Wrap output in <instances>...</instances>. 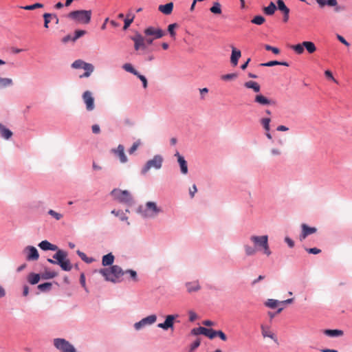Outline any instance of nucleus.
I'll use <instances>...</instances> for the list:
<instances>
[{"label":"nucleus","instance_id":"obj_1","mask_svg":"<svg viewBox=\"0 0 352 352\" xmlns=\"http://www.w3.org/2000/svg\"><path fill=\"white\" fill-rule=\"evenodd\" d=\"M107 281L114 283H119L122 280V278L124 274V271L118 265H111L109 268H102L99 271Z\"/></svg>","mask_w":352,"mask_h":352},{"label":"nucleus","instance_id":"obj_2","mask_svg":"<svg viewBox=\"0 0 352 352\" xmlns=\"http://www.w3.org/2000/svg\"><path fill=\"white\" fill-rule=\"evenodd\" d=\"M91 10H78L70 12L67 17L77 23L88 24L91 21Z\"/></svg>","mask_w":352,"mask_h":352},{"label":"nucleus","instance_id":"obj_3","mask_svg":"<svg viewBox=\"0 0 352 352\" xmlns=\"http://www.w3.org/2000/svg\"><path fill=\"white\" fill-rule=\"evenodd\" d=\"M250 239L258 251L263 250L264 254L267 256H270L271 254V251L268 244V236L267 235H253L250 236Z\"/></svg>","mask_w":352,"mask_h":352},{"label":"nucleus","instance_id":"obj_4","mask_svg":"<svg viewBox=\"0 0 352 352\" xmlns=\"http://www.w3.org/2000/svg\"><path fill=\"white\" fill-rule=\"evenodd\" d=\"M53 258L57 261V264L60 265L64 271H70L72 265L70 261L67 258V253L62 250H58L53 256Z\"/></svg>","mask_w":352,"mask_h":352},{"label":"nucleus","instance_id":"obj_5","mask_svg":"<svg viewBox=\"0 0 352 352\" xmlns=\"http://www.w3.org/2000/svg\"><path fill=\"white\" fill-rule=\"evenodd\" d=\"M134 42V49L138 51L140 49L145 50L146 45H151L153 43L154 39L150 36L144 37L142 34L137 33L135 36L131 38Z\"/></svg>","mask_w":352,"mask_h":352},{"label":"nucleus","instance_id":"obj_6","mask_svg":"<svg viewBox=\"0 0 352 352\" xmlns=\"http://www.w3.org/2000/svg\"><path fill=\"white\" fill-rule=\"evenodd\" d=\"M163 157L156 155L153 159L148 160L141 170L142 175H145L151 168L160 169L162 166Z\"/></svg>","mask_w":352,"mask_h":352},{"label":"nucleus","instance_id":"obj_7","mask_svg":"<svg viewBox=\"0 0 352 352\" xmlns=\"http://www.w3.org/2000/svg\"><path fill=\"white\" fill-rule=\"evenodd\" d=\"M54 345L61 352H76L74 346L68 341L63 338L54 339Z\"/></svg>","mask_w":352,"mask_h":352},{"label":"nucleus","instance_id":"obj_8","mask_svg":"<svg viewBox=\"0 0 352 352\" xmlns=\"http://www.w3.org/2000/svg\"><path fill=\"white\" fill-rule=\"evenodd\" d=\"M144 34L145 36H150L155 40L163 37L166 32L159 27L148 26L144 29Z\"/></svg>","mask_w":352,"mask_h":352},{"label":"nucleus","instance_id":"obj_9","mask_svg":"<svg viewBox=\"0 0 352 352\" xmlns=\"http://www.w3.org/2000/svg\"><path fill=\"white\" fill-rule=\"evenodd\" d=\"M161 211V209L157 207L155 202L148 201L145 205V209L143 210V214L146 217H154Z\"/></svg>","mask_w":352,"mask_h":352},{"label":"nucleus","instance_id":"obj_10","mask_svg":"<svg viewBox=\"0 0 352 352\" xmlns=\"http://www.w3.org/2000/svg\"><path fill=\"white\" fill-rule=\"evenodd\" d=\"M111 195L120 202L128 204L130 203L132 200L131 195L127 190L114 189L111 191Z\"/></svg>","mask_w":352,"mask_h":352},{"label":"nucleus","instance_id":"obj_11","mask_svg":"<svg viewBox=\"0 0 352 352\" xmlns=\"http://www.w3.org/2000/svg\"><path fill=\"white\" fill-rule=\"evenodd\" d=\"M84 103L86 106V109L88 111H91L95 109L94 98L93 94L90 91H85L82 96Z\"/></svg>","mask_w":352,"mask_h":352},{"label":"nucleus","instance_id":"obj_12","mask_svg":"<svg viewBox=\"0 0 352 352\" xmlns=\"http://www.w3.org/2000/svg\"><path fill=\"white\" fill-rule=\"evenodd\" d=\"M157 320V316L155 314L150 315L146 318H142L140 321L135 323L134 327L136 330H140L146 325H150L155 323Z\"/></svg>","mask_w":352,"mask_h":352},{"label":"nucleus","instance_id":"obj_13","mask_svg":"<svg viewBox=\"0 0 352 352\" xmlns=\"http://www.w3.org/2000/svg\"><path fill=\"white\" fill-rule=\"evenodd\" d=\"M178 317V315H168L166 316L165 321L163 323H159L157 327L161 328L165 331L170 329L173 330L174 322Z\"/></svg>","mask_w":352,"mask_h":352},{"label":"nucleus","instance_id":"obj_14","mask_svg":"<svg viewBox=\"0 0 352 352\" xmlns=\"http://www.w3.org/2000/svg\"><path fill=\"white\" fill-rule=\"evenodd\" d=\"M23 252L26 256L28 261H37L39 258V254L36 248L34 246H27L24 250Z\"/></svg>","mask_w":352,"mask_h":352},{"label":"nucleus","instance_id":"obj_15","mask_svg":"<svg viewBox=\"0 0 352 352\" xmlns=\"http://www.w3.org/2000/svg\"><path fill=\"white\" fill-rule=\"evenodd\" d=\"M302 232L299 236V239L300 241H304L307 236L314 234L316 232L317 229L315 227H309L305 223H302L301 225Z\"/></svg>","mask_w":352,"mask_h":352},{"label":"nucleus","instance_id":"obj_16","mask_svg":"<svg viewBox=\"0 0 352 352\" xmlns=\"http://www.w3.org/2000/svg\"><path fill=\"white\" fill-rule=\"evenodd\" d=\"M111 152L119 157L121 163H126L128 161L123 145L119 144L116 148L111 149Z\"/></svg>","mask_w":352,"mask_h":352},{"label":"nucleus","instance_id":"obj_17","mask_svg":"<svg viewBox=\"0 0 352 352\" xmlns=\"http://www.w3.org/2000/svg\"><path fill=\"white\" fill-rule=\"evenodd\" d=\"M320 7L328 6L330 7H334L336 12H340L343 10L342 7L338 6L337 0H316Z\"/></svg>","mask_w":352,"mask_h":352},{"label":"nucleus","instance_id":"obj_18","mask_svg":"<svg viewBox=\"0 0 352 352\" xmlns=\"http://www.w3.org/2000/svg\"><path fill=\"white\" fill-rule=\"evenodd\" d=\"M232 48V54L230 57V62L233 66H236L238 64V60L241 56V52L239 50H237L234 46H231Z\"/></svg>","mask_w":352,"mask_h":352},{"label":"nucleus","instance_id":"obj_19","mask_svg":"<svg viewBox=\"0 0 352 352\" xmlns=\"http://www.w3.org/2000/svg\"><path fill=\"white\" fill-rule=\"evenodd\" d=\"M175 156L177 157V162L179 164L181 172L182 174L186 175L188 173V165L184 157L182 156L178 152L175 153Z\"/></svg>","mask_w":352,"mask_h":352},{"label":"nucleus","instance_id":"obj_20","mask_svg":"<svg viewBox=\"0 0 352 352\" xmlns=\"http://www.w3.org/2000/svg\"><path fill=\"white\" fill-rule=\"evenodd\" d=\"M185 286L188 293L196 292L201 289V285L198 280L187 282L185 283Z\"/></svg>","mask_w":352,"mask_h":352},{"label":"nucleus","instance_id":"obj_21","mask_svg":"<svg viewBox=\"0 0 352 352\" xmlns=\"http://www.w3.org/2000/svg\"><path fill=\"white\" fill-rule=\"evenodd\" d=\"M278 8L284 14L283 21L287 22L289 19V9L285 6L283 0L277 1Z\"/></svg>","mask_w":352,"mask_h":352},{"label":"nucleus","instance_id":"obj_22","mask_svg":"<svg viewBox=\"0 0 352 352\" xmlns=\"http://www.w3.org/2000/svg\"><path fill=\"white\" fill-rule=\"evenodd\" d=\"M38 247L43 250H52V251H58L60 250L56 245L52 244L49 241L45 240L42 241L39 244Z\"/></svg>","mask_w":352,"mask_h":352},{"label":"nucleus","instance_id":"obj_23","mask_svg":"<svg viewBox=\"0 0 352 352\" xmlns=\"http://www.w3.org/2000/svg\"><path fill=\"white\" fill-rule=\"evenodd\" d=\"M254 102L261 105H270L271 100L262 94H257L255 96Z\"/></svg>","mask_w":352,"mask_h":352},{"label":"nucleus","instance_id":"obj_24","mask_svg":"<svg viewBox=\"0 0 352 352\" xmlns=\"http://www.w3.org/2000/svg\"><path fill=\"white\" fill-rule=\"evenodd\" d=\"M323 333L329 337H340L344 335L343 331L339 329H325Z\"/></svg>","mask_w":352,"mask_h":352},{"label":"nucleus","instance_id":"obj_25","mask_svg":"<svg viewBox=\"0 0 352 352\" xmlns=\"http://www.w3.org/2000/svg\"><path fill=\"white\" fill-rule=\"evenodd\" d=\"M0 135L3 138L8 140L12 136V132L0 123Z\"/></svg>","mask_w":352,"mask_h":352},{"label":"nucleus","instance_id":"obj_26","mask_svg":"<svg viewBox=\"0 0 352 352\" xmlns=\"http://www.w3.org/2000/svg\"><path fill=\"white\" fill-rule=\"evenodd\" d=\"M83 69H85V73L80 76V78H88L91 76V73L94 70V67L92 64L86 63Z\"/></svg>","mask_w":352,"mask_h":352},{"label":"nucleus","instance_id":"obj_27","mask_svg":"<svg viewBox=\"0 0 352 352\" xmlns=\"http://www.w3.org/2000/svg\"><path fill=\"white\" fill-rule=\"evenodd\" d=\"M114 261V256L112 253H109L102 256V264L103 266L112 265Z\"/></svg>","mask_w":352,"mask_h":352},{"label":"nucleus","instance_id":"obj_28","mask_svg":"<svg viewBox=\"0 0 352 352\" xmlns=\"http://www.w3.org/2000/svg\"><path fill=\"white\" fill-rule=\"evenodd\" d=\"M158 9L164 14H170L173 9V3L170 2L165 5H160Z\"/></svg>","mask_w":352,"mask_h":352},{"label":"nucleus","instance_id":"obj_29","mask_svg":"<svg viewBox=\"0 0 352 352\" xmlns=\"http://www.w3.org/2000/svg\"><path fill=\"white\" fill-rule=\"evenodd\" d=\"M244 86L246 88L253 89L256 93L259 92L261 90V86L259 85V84L258 82H256L255 81H252V80L248 81V82H245Z\"/></svg>","mask_w":352,"mask_h":352},{"label":"nucleus","instance_id":"obj_30","mask_svg":"<svg viewBox=\"0 0 352 352\" xmlns=\"http://www.w3.org/2000/svg\"><path fill=\"white\" fill-rule=\"evenodd\" d=\"M302 45L307 51L312 54L316 51V47L315 44L311 41H303Z\"/></svg>","mask_w":352,"mask_h":352},{"label":"nucleus","instance_id":"obj_31","mask_svg":"<svg viewBox=\"0 0 352 352\" xmlns=\"http://www.w3.org/2000/svg\"><path fill=\"white\" fill-rule=\"evenodd\" d=\"M202 331V335L206 336L210 339H213L216 337V331L212 329H207L205 328L201 330Z\"/></svg>","mask_w":352,"mask_h":352},{"label":"nucleus","instance_id":"obj_32","mask_svg":"<svg viewBox=\"0 0 352 352\" xmlns=\"http://www.w3.org/2000/svg\"><path fill=\"white\" fill-rule=\"evenodd\" d=\"M276 10V5L273 2H271L268 6L263 8V12L267 15H272Z\"/></svg>","mask_w":352,"mask_h":352},{"label":"nucleus","instance_id":"obj_33","mask_svg":"<svg viewBox=\"0 0 352 352\" xmlns=\"http://www.w3.org/2000/svg\"><path fill=\"white\" fill-rule=\"evenodd\" d=\"M41 276L38 274L31 273L28 276V281L32 285H35L40 280Z\"/></svg>","mask_w":352,"mask_h":352},{"label":"nucleus","instance_id":"obj_34","mask_svg":"<svg viewBox=\"0 0 352 352\" xmlns=\"http://www.w3.org/2000/svg\"><path fill=\"white\" fill-rule=\"evenodd\" d=\"M57 275L58 274L56 272L45 270L42 274L41 277L43 279H50L56 277Z\"/></svg>","mask_w":352,"mask_h":352},{"label":"nucleus","instance_id":"obj_35","mask_svg":"<svg viewBox=\"0 0 352 352\" xmlns=\"http://www.w3.org/2000/svg\"><path fill=\"white\" fill-rule=\"evenodd\" d=\"M12 83L13 82L11 78L0 77V88L10 86Z\"/></svg>","mask_w":352,"mask_h":352},{"label":"nucleus","instance_id":"obj_36","mask_svg":"<svg viewBox=\"0 0 352 352\" xmlns=\"http://www.w3.org/2000/svg\"><path fill=\"white\" fill-rule=\"evenodd\" d=\"M260 122H261V124H262V126H263L264 129L267 132H269L270 130V123L271 122V119L269 118H263L261 119Z\"/></svg>","mask_w":352,"mask_h":352},{"label":"nucleus","instance_id":"obj_37","mask_svg":"<svg viewBox=\"0 0 352 352\" xmlns=\"http://www.w3.org/2000/svg\"><path fill=\"white\" fill-rule=\"evenodd\" d=\"M245 252L247 256H252L256 254V252L258 251L256 248L251 247L248 245H244Z\"/></svg>","mask_w":352,"mask_h":352},{"label":"nucleus","instance_id":"obj_38","mask_svg":"<svg viewBox=\"0 0 352 352\" xmlns=\"http://www.w3.org/2000/svg\"><path fill=\"white\" fill-rule=\"evenodd\" d=\"M122 68L125 71H126L128 72H130V73L133 74L135 76L138 75V72H137V70H135L133 68V65L131 63H125V64H124L123 66H122Z\"/></svg>","mask_w":352,"mask_h":352},{"label":"nucleus","instance_id":"obj_39","mask_svg":"<svg viewBox=\"0 0 352 352\" xmlns=\"http://www.w3.org/2000/svg\"><path fill=\"white\" fill-rule=\"evenodd\" d=\"M77 254L80 257V258L83 261L86 262L87 263H91L94 261V259L93 258L87 257V255L84 252H82L80 250L77 251Z\"/></svg>","mask_w":352,"mask_h":352},{"label":"nucleus","instance_id":"obj_40","mask_svg":"<svg viewBox=\"0 0 352 352\" xmlns=\"http://www.w3.org/2000/svg\"><path fill=\"white\" fill-rule=\"evenodd\" d=\"M262 334L264 337H269L272 339H274V334L272 333L268 327H265L264 326H261Z\"/></svg>","mask_w":352,"mask_h":352},{"label":"nucleus","instance_id":"obj_41","mask_svg":"<svg viewBox=\"0 0 352 352\" xmlns=\"http://www.w3.org/2000/svg\"><path fill=\"white\" fill-rule=\"evenodd\" d=\"M279 304H280V302L274 299H269L265 302V305L272 309L276 308Z\"/></svg>","mask_w":352,"mask_h":352},{"label":"nucleus","instance_id":"obj_42","mask_svg":"<svg viewBox=\"0 0 352 352\" xmlns=\"http://www.w3.org/2000/svg\"><path fill=\"white\" fill-rule=\"evenodd\" d=\"M211 12L214 14H221V5L219 2L214 3L213 6L210 8Z\"/></svg>","mask_w":352,"mask_h":352},{"label":"nucleus","instance_id":"obj_43","mask_svg":"<svg viewBox=\"0 0 352 352\" xmlns=\"http://www.w3.org/2000/svg\"><path fill=\"white\" fill-rule=\"evenodd\" d=\"M85 63H86V62H85L80 59H78V60H75L72 64V67L74 69H81V68L83 69Z\"/></svg>","mask_w":352,"mask_h":352},{"label":"nucleus","instance_id":"obj_44","mask_svg":"<svg viewBox=\"0 0 352 352\" xmlns=\"http://www.w3.org/2000/svg\"><path fill=\"white\" fill-rule=\"evenodd\" d=\"M43 7V4L40 3H36L33 5L25 6L21 7V8L25 10H34L36 8H41Z\"/></svg>","mask_w":352,"mask_h":352},{"label":"nucleus","instance_id":"obj_45","mask_svg":"<svg viewBox=\"0 0 352 352\" xmlns=\"http://www.w3.org/2000/svg\"><path fill=\"white\" fill-rule=\"evenodd\" d=\"M291 48L294 50L298 54H301L304 52V46L302 43L292 45Z\"/></svg>","mask_w":352,"mask_h":352},{"label":"nucleus","instance_id":"obj_46","mask_svg":"<svg viewBox=\"0 0 352 352\" xmlns=\"http://www.w3.org/2000/svg\"><path fill=\"white\" fill-rule=\"evenodd\" d=\"M265 19L263 16L258 15L254 17L252 20V23L256 25H262L265 22Z\"/></svg>","mask_w":352,"mask_h":352},{"label":"nucleus","instance_id":"obj_47","mask_svg":"<svg viewBox=\"0 0 352 352\" xmlns=\"http://www.w3.org/2000/svg\"><path fill=\"white\" fill-rule=\"evenodd\" d=\"M52 287V284L50 283H45L43 284H40L38 286V288L42 292L49 291Z\"/></svg>","mask_w":352,"mask_h":352},{"label":"nucleus","instance_id":"obj_48","mask_svg":"<svg viewBox=\"0 0 352 352\" xmlns=\"http://www.w3.org/2000/svg\"><path fill=\"white\" fill-rule=\"evenodd\" d=\"M43 18H44V27L45 28H49L48 24L50 22V19L52 18V14H49V13H45L43 14Z\"/></svg>","mask_w":352,"mask_h":352},{"label":"nucleus","instance_id":"obj_49","mask_svg":"<svg viewBox=\"0 0 352 352\" xmlns=\"http://www.w3.org/2000/svg\"><path fill=\"white\" fill-rule=\"evenodd\" d=\"M177 27V23H172L168 26V31L169 34H170V36L173 38H175V34H176V33L175 32V28H176Z\"/></svg>","mask_w":352,"mask_h":352},{"label":"nucleus","instance_id":"obj_50","mask_svg":"<svg viewBox=\"0 0 352 352\" xmlns=\"http://www.w3.org/2000/svg\"><path fill=\"white\" fill-rule=\"evenodd\" d=\"M140 144V140H138L135 142H134L132 146L129 150V154H133L138 149Z\"/></svg>","mask_w":352,"mask_h":352},{"label":"nucleus","instance_id":"obj_51","mask_svg":"<svg viewBox=\"0 0 352 352\" xmlns=\"http://www.w3.org/2000/svg\"><path fill=\"white\" fill-rule=\"evenodd\" d=\"M48 214L50 215H51L52 217H54V219H56V220H60L63 217V215L61 214L58 213L53 210H50L48 211Z\"/></svg>","mask_w":352,"mask_h":352},{"label":"nucleus","instance_id":"obj_52","mask_svg":"<svg viewBox=\"0 0 352 352\" xmlns=\"http://www.w3.org/2000/svg\"><path fill=\"white\" fill-rule=\"evenodd\" d=\"M265 48L267 51H272L275 54H278L280 53V50H279L278 48L275 47H272V46L269 45H265Z\"/></svg>","mask_w":352,"mask_h":352},{"label":"nucleus","instance_id":"obj_53","mask_svg":"<svg viewBox=\"0 0 352 352\" xmlns=\"http://www.w3.org/2000/svg\"><path fill=\"white\" fill-rule=\"evenodd\" d=\"M130 274V276L131 278L135 280V281H137L138 280V278H137V273L135 271L133 270H127L126 271H124V274Z\"/></svg>","mask_w":352,"mask_h":352},{"label":"nucleus","instance_id":"obj_54","mask_svg":"<svg viewBox=\"0 0 352 352\" xmlns=\"http://www.w3.org/2000/svg\"><path fill=\"white\" fill-rule=\"evenodd\" d=\"M236 76H237L236 74H228L223 75L221 76V79L223 80H230L236 78Z\"/></svg>","mask_w":352,"mask_h":352},{"label":"nucleus","instance_id":"obj_55","mask_svg":"<svg viewBox=\"0 0 352 352\" xmlns=\"http://www.w3.org/2000/svg\"><path fill=\"white\" fill-rule=\"evenodd\" d=\"M280 62L277 60H272L265 63H261L260 65L263 67H272L275 65H279Z\"/></svg>","mask_w":352,"mask_h":352},{"label":"nucleus","instance_id":"obj_56","mask_svg":"<svg viewBox=\"0 0 352 352\" xmlns=\"http://www.w3.org/2000/svg\"><path fill=\"white\" fill-rule=\"evenodd\" d=\"M86 32L85 30H76L75 31V36L73 37L72 41H75L78 38L81 37L82 36L85 35Z\"/></svg>","mask_w":352,"mask_h":352},{"label":"nucleus","instance_id":"obj_57","mask_svg":"<svg viewBox=\"0 0 352 352\" xmlns=\"http://www.w3.org/2000/svg\"><path fill=\"white\" fill-rule=\"evenodd\" d=\"M135 76L142 82L143 87L146 88L147 87V80H146V77L140 74V73H138V75H135Z\"/></svg>","mask_w":352,"mask_h":352},{"label":"nucleus","instance_id":"obj_58","mask_svg":"<svg viewBox=\"0 0 352 352\" xmlns=\"http://www.w3.org/2000/svg\"><path fill=\"white\" fill-rule=\"evenodd\" d=\"M133 19H134L133 15L131 16V19H129V18L126 19L124 20V25L123 29L126 30L130 26V25L133 23Z\"/></svg>","mask_w":352,"mask_h":352},{"label":"nucleus","instance_id":"obj_59","mask_svg":"<svg viewBox=\"0 0 352 352\" xmlns=\"http://www.w3.org/2000/svg\"><path fill=\"white\" fill-rule=\"evenodd\" d=\"M305 250L309 254H318L321 252V250L318 249L317 248H306Z\"/></svg>","mask_w":352,"mask_h":352},{"label":"nucleus","instance_id":"obj_60","mask_svg":"<svg viewBox=\"0 0 352 352\" xmlns=\"http://www.w3.org/2000/svg\"><path fill=\"white\" fill-rule=\"evenodd\" d=\"M324 75L327 78H328L329 79L333 80V82H335L336 83H338V81L334 78V77L333 76V74H332V72L329 70H326L324 72Z\"/></svg>","mask_w":352,"mask_h":352},{"label":"nucleus","instance_id":"obj_61","mask_svg":"<svg viewBox=\"0 0 352 352\" xmlns=\"http://www.w3.org/2000/svg\"><path fill=\"white\" fill-rule=\"evenodd\" d=\"M188 315H189V320L190 322H193L197 318V314L192 310L188 311Z\"/></svg>","mask_w":352,"mask_h":352},{"label":"nucleus","instance_id":"obj_62","mask_svg":"<svg viewBox=\"0 0 352 352\" xmlns=\"http://www.w3.org/2000/svg\"><path fill=\"white\" fill-rule=\"evenodd\" d=\"M216 336H219L223 341L227 340L226 335L222 331H216Z\"/></svg>","mask_w":352,"mask_h":352},{"label":"nucleus","instance_id":"obj_63","mask_svg":"<svg viewBox=\"0 0 352 352\" xmlns=\"http://www.w3.org/2000/svg\"><path fill=\"white\" fill-rule=\"evenodd\" d=\"M337 38L338 39V41H340V42H341L342 44H344L345 46L349 47V46L350 45L349 43V42H347V41H346V39H345L343 36H340V35L338 34V35H337Z\"/></svg>","mask_w":352,"mask_h":352},{"label":"nucleus","instance_id":"obj_64","mask_svg":"<svg viewBox=\"0 0 352 352\" xmlns=\"http://www.w3.org/2000/svg\"><path fill=\"white\" fill-rule=\"evenodd\" d=\"M201 341L199 339L196 340L190 346V351H193L200 345Z\"/></svg>","mask_w":352,"mask_h":352}]
</instances>
